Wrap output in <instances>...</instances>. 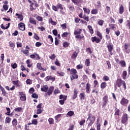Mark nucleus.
<instances>
[{"label": "nucleus", "instance_id": "obj_1", "mask_svg": "<svg viewBox=\"0 0 130 130\" xmlns=\"http://www.w3.org/2000/svg\"><path fill=\"white\" fill-rule=\"evenodd\" d=\"M52 9L54 12H58V10L60 9V14L63 16L66 15V12H64V10H63V7H62V5L60 3H58L56 6L52 5Z\"/></svg>", "mask_w": 130, "mask_h": 130}, {"label": "nucleus", "instance_id": "obj_2", "mask_svg": "<svg viewBox=\"0 0 130 130\" xmlns=\"http://www.w3.org/2000/svg\"><path fill=\"white\" fill-rule=\"evenodd\" d=\"M77 74H78V71H77V70L74 68L71 69V72L70 73V75H71L70 76L71 81H74V80H78L79 78V75H78Z\"/></svg>", "mask_w": 130, "mask_h": 130}, {"label": "nucleus", "instance_id": "obj_3", "mask_svg": "<svg viewBox=\"0 0 130 130\" xmlns=\"http://www.w3.org/2000/svg\"><path fill=\"white\" fill-rule=\"evenodd\" d=\"M95 116L92 115L91 113H89L88 115V117L87 119V121H88V120L89 121L88 123L87 127H90V126H92L94 122H95Z\"/></svg>", "mask_w": 130, "mask_h": 130}, {"label": "nucleus", "instance_id": "obj_4", "mask_svg": "<svg viewBox=\"0 0 130 130\" xmlns=\"http://www.w3.org/2000/svg\"><path fill=\"white\" fill-rule=\"evenodd\" d=\"M127 121H128V115L127 113L123 114L121 119V123L124 124V123H126Z\"/></svg>", "mask_w": 130, "mask_h": 130}, {"label": "nucleus", "instance_id": "obj_5", "mask_svg": "<svg viewBox=\"0 0 130 130\" xmlns=\"http://www.w3.org/2000/svg\"><path fill=\"white\" fill-rule=\"evenodd\" d=\"M12 124L13 126H14L15 127L16 129H18V128H21V124H18V121L16 118H14L13 119V120L12 121Z\"/></svg>", "mask_w": 130, "mask_h": 130}, {"label": "nucleus", "instance_id": "obj_6", "mask_svg": "<svg viewBox=\"0 0 130 130\" xmlns=\"http://www.w3.org/2000/svg\"><path fill=\"white\" fill-rule=\"evenodd\" d=\"M107 103H108V95H105L103 97L102 108H104L107 105Z\"/></svg>", "mask_w": 130, "mask_h": 130}, {"label": "nucleus", "instance_id": "obj_7", "mask_svg": "<svg viewBox=\"0 0 130 130\" xmlns=\"http://www.w3.org/2000/svg\"><path fill=\"white\" fill-rule=\"evenodd\" d=\"M42 103L39 104L37 106V114H41L43 112V109H42Z\"/></svg>", "mask_w": 130, "mask_h": 130}, {"label": "nucleus", "instance_id": "obj_8", "mask_svg": "<svg viewBox=\"0 0 130 130\" xmlns=\"http://www.w3.org/2000/svg\"><path fill=\"white\" fill-rule=\"evenodd\" d=\"M128 102H129L128 100L125 99V98L124 97H123L121 99L120 103L121 105H122V106H127V105L128 104Z\"/></svg>", "mask_w": 130, "mask_h": 130}, {"label": "nucleus", "instance_id": "obj_9", "mask_svg": "<svg viewBox=\"0 0 130 130\" xmlns=\"http://www.w3.org/2000/svg\"><path fill=\"white\" fill-rule=\"evenodd\" d=\"M45 81H46V82H48V81H52V82H54V81H55V77H53L51 75L45 77Z\"/></svg>", "mask_w": 130, "mask_h": 130}, {"label": "nucleus", "instance_id": "obj_10", "mask_svg": "<svg viewBox=\"0 0 130 130\" xmlns=\"http://www.w3.org/2000/svg\"><path fill=\"white\" fill-rule=\"evenodd\" d=\"M79 49H78L77 51H74L71 56L72 59H74V60H76V58L78 57V54H79Z\"/></svg>", "mask_w": 130, "mask_h": 130}, {"label": "nucleus", "instance_id": "obj_11", "mask_svg": "<svg viewBox=\"0 0 130 130\" xmlns=\"http://www.w3.org/2000/svg\"><path fill=\"white\" fill-rule=\"evenodd\" d=\"M54 90V87L53 86H51L49 88L48 87V91H47L46 95L50 96L53 93V90Z\"/></svg>", "mask_w": 130, "mask_h": 130}, {"label": "nucleus", "instance_id": "obj_12", "mask_svg": "<svg viewBox=\"0 0 130 130\" xmlns=\"http://www.w3.org/2000/svg\"><path fill=\"white\" fill-rule=\"evenodd\" d=\"M85 89H86V92L88 94L90 93V90H91V84H90L89 82H87L86 83V86H85Z\"/></svg>", "mask_w": 130, "mask_h": 130}, {"label": "nucleus", "instance_id": "obj_13", "mask_svg": "<svg viewBox=\"0 0 130 130\" xmlns=\"http://www.w3.org/2000/svg\"><path fill=\"white\" fill-rule=\"evenodd\" d=\"M91 41L92 42H95V43H100L101 42V40L98 38L97 37H91Z\"/></svg>", "mask_w": 130, "mask_h": 130}, {"label": "nucleus", "instance_id": "obj_14", "mask_svg": "<svg viewBox=\"0 0 130 130\" xmlns=\"http://www.w3.org/2000/svg\"><path fill=\"white\" fill-rule=\"evenodd\" d=\"M19 29H20L21 31H25V23L20 22L18 24Z\"/></svg>", "mask_w": 130, "mask_h": 130}, {"label": "nucleus", "instance_id": "obj_15", "mask_svg": "<svg viewBox=\"0 0 130 130\" xmlns=\"http://www.w3.org/2000/svg\"><path fill=\"white\" fill-rule=\"evenodd\" d=\"M75 38L77 39V40H79V41H81L82 40H85V37L83 35H78L75 36Z\"/></svg>", "mask_w": 130, "mask_h": 130}, {"label": "nucleus", "instance_id": "obj_16", "mask_svg": "<svg viewBox=\"0 0 130 130\" xmlns=\"http://www.w3.org/2000/svg\"><path fill=\"white\" fill-rule=\"evenodd\" d=\"M123 82V80H121V79H117L116 84L118 88H120V87H121V84H122Z\"/></svg>", "mask_w": 130, "mask_h": 130}, {"label": "nucleus", "instance_id": "obj_17", "mask_svg": "<svg viewBox=\"0 0 130 130\" xmlns=\"http://www.w3.org/2000/svg\"><path fill=\"white\" fill-rule=\"evenodd\" d=\"M124 12V7H123V5H121L120 6V7L119 8V14H120V15H122Z\"/></svg>", "mask_w": 130, "mask_h": 130}, {"label": "nucleus", "instance_id": "obj_18", "mask_svg": "<svg viewBox=\"0 0 130 130\" xmlns=\"http://www.w3.org/2000/svg\"><path fill=\"white\" fill-rule=\"evenodd\" d=\"M37 68H38V70H40V71H43V72L46 71L47 70L46 68H42V66H41V63H38L37 64Z\"/></svg>", "mask_w": 130, "mask_h": 130}, {"label": "nucleus", "instance_id": "obj_19", "mask_svg": "<svg viewBox=\"0 0 130 130\" xmlns=\"http://www.w3.org/2000/svg\"><path fill=\"white\" fill-rule=\"evenodd\" d=\"M0 89L2 92V94L3 95V96H7V95H8V93H7V91H6V89H5V88L2 86V85L1 84H0Z\"/></svg>", "mask_w": 130, "mask_h": 130}, {"label": "nucleus", "instance_id": "obj_20", "mask_svg": "<svg viewBox=\"0 0 130 130\" xmlns=\"http://www.w3.org/2000/svg\"><path fill=\"white\" fill-rule=\"evenodd\" d=\"M19 95H21L20 100H21V101H25L26 95L24 94V93L23 92H19Z\"/></svg>", "mask_w": 130, "mask_h": 130}, {"label": "nucleus", "instance_id": "obj_21", "mask_svg": "<svg viewBox=\"0 0 130 130\" xmlns=\"http://www.w3.org/2000/svg\"><path fill=\"white\" fill-rule=\"evenodd\" d=\"M29 21V23H30V24H32V25H37V22H36L35 19H34V18L30 17Z\"/></svg>", "mask_w": 130, "mask_h": 130}, {"label": "nucleus", "instance_id": "obj_22", "mask_svg": "<svg viewBox=\"0 0 130 130\" xmlns=\"http://www.w3.org/2000/svg\"><path fill=\"white\" fill-rule=\"evenodd\" d=\"M42 92H47L48 91V86L47 85H44L41 88Z\"/></svg>", "mask_w": 130, "mask_h": 130}, {"label": "nucleus", "instance_id": "obj_23", "mask_svg": "<svg viewBox=\"0 0 130 130\" xmlns=\"http://www.w3.org/2000/svg\"><path fill=\"white\" fill-rule=\"evenodd\" d=\"M78 89H77V88H74V95H73V99H76V98H77V97H78Z\"/></svg>", "mask_w": 130, "mask_h": 130}, {"label": "nucleus", "instance_id": "obj_24", "mask_svg": "<svg viewBox=\"0 0 130 130\" xmlns=\"http://www.w3.org/2000/svg\"><path fill=\"white\" fill-rule=\"evenodd\" d=\"M72 2L76 6H78L80 4H82V0H71Z\"/></svg>", "mask_w": 130, "mask_h": 130}, {"label": "nucleus", "instance_id": "obj_25", "mask_svg": "<svg viewBox=\"0 0 130 130\" xmlns=\"http://www.w3.org/2000/svg\"><path fill=\"white\" fill-rule=\"evenodd\" d=\"M81 33H82V29L79 28V29H77V30H75L74 34V35H76L77 36V35H81Z\"/></svg>", "mask_w": 130, "mask_h": 130}, {"label": "nucleus", "instance_id": "obj_26", "mask_svg": "<svg viewBox=\"0 0 130 130\" xmlns=\"http://www.w3.org/2000/svg\"><path fill=\"white\" fill-rule=\"evenodd\" d=\"M9 46L11 47V49H15V47H16V45H15V42L10 41L9 42Z\"/></svg>", "mask_w": 130, "mask_h": 130}, {"label": "nucleus", "instance_id": "obj_27", "mask_svg": "<svg viewBox=\"0 0 130 130\" xmlns=\"http://www.w3.org/2000/svg\"><path fill=\"white\" fill-rule=\"evenodd\" d=\"M108 51H112L113 50V46L111 44V43H109V44L107 46Z\"/></svg>", "mask_w": 130, "mask_h": 130}, {"label": "nucleus", "instance_id": "obj_28", "mask_svg": "<svg viewBox=\"0 0 130 130\" xmlns=\"http://www.w3.org/2000/svg\"><path fill=\"white\" fill-rule=\"evenodd\" d=\"M114 111V115H120V114H121V113L120 112V110L117 109V108H116L115 109Z\"/></svg>", "mask_w": 130, "mask_h": 130}, {"label": "nucleus", "instance_id": "obj_29", "mask_svg": "<svg viewBox=\"0 0 130 130\" xmlns=\"http://www.w3.org/2000/svg\"><path fill=\"white\" fill-rule=\"evenodd\" d=\"M15 16L17 17V19H19V21L21 22L23 21V14H20L18 13H16Z\"/></svg>", "mask_w": 130, "mask_h": 130}, {"label": "nucleus", "instance_id": "obj_30", "mask_svg": "<svg viewBox=\"0 0 130 130\" xmlns=\"http://www.w3.org/2000/svg\"><path fill=\"white\" fill-rule=\"evenodd\" d=\"M107 87V83L104 81L101 84V89H105Z\"/></svg>", "mask_w": 130, "mask_h": 130}, {"label": "nucleus", "instance_id": "obj_31", "mask_svg": "<svg viewBox=\"0 0 130 130\" xmlns=\"http://www.w3.org/2000/svg\"><path fill=\"white\" fill-rule=\"evenodd\" d=\"M87 28L89 29V33L90 34H94V29H93V27L91 25H88Z\"/></svg>", "mask_w": 130, "mask_h": 130}, {"label": "nucleus", "instance_id": "obj_32", "mask_svg": "<svg viewBox=\"0 0 130 130\" xmlns=\"http://www.w3.org/2000/svg\"><path fill=\"white\" fill-rule=\"evenodd\" d=\"M12 83L14 85H15L16 86V87L17 88H18L19 87H21V85H20V84H19V80L13 81H12Z\"/></svg>", "mask_w": 130, "mask_h": 130}, {"label": "nucleus", "instance_id": "obj_33", "mask_svg": "<svg viewBox=\"0 0 130 130\" xmlns=\"http://www.w3.org/2000/svg\"><path fill=\"white\" fill-rule=\"evenodd\" d=\"M83 10L84 12V14H87V15H90V9L89 8H86L84 7Z\"/></svg>", "mask_w": 130, "mask_h": 130}, {"label": "nucleus", "instance_id": "obj_34", "mask_svg": "<svg viewBox=\"0 0 130 130\" xmlns=\"http://www.w3.org/2000/svg\"><path fill=\"white\" fill-rule=\"evenodd\" d=\"M98 14V10L97 9H93L91 11V15H97Z\"/></svg>", "mask_w": 130, "mask_h": 130}, {"label": "nucleus", "instance_id": "obj_35", "mask_svg": "<svg viewBox=\"0 0 130 130\" xmlns=\"http://www.w3.org/2000/svg\"><path fill=\"white\" fill-rule=\"evenodd\" d=\"M23 108L22 107H18L14 109V111L15 112H22Z\"/></svg>", "mask_w": 130, "mask_h": 130}, {"label": "nucleus", "instance_id": "obj_36", "mask_svg": "<svg viewBox=\"0 0 130 130\" xmlns=\"http://www.w3.org/2000/svg\"><path fill=\"white\" fill-rule=\"evenodd\" d=\"M96 36H98V37H99V39H101V40H102V34L99 31V30H98L96 31Z\"/></svg>", "mask_w": 130, "mask_h": 130}, {"label": "nucleus", "instance_id": "obj_37", "mask_svg": "<svg viewBox=\"0 0 130 130\" xmlns=\"http://www.w3.org/2000/svg\"><path fill=\"white\" fill-rule=\"evenodd\" d=\"M79 98L81 100H85V92L81 93L79 94Z\"/></svg>", "mask_w": 130, "mask_h": 130}, {"label": "nucleus", "instance_id": "obj_38", "mask_svg": "<svg viewBox=\"0 0 130 130\" xmlns=\"http://www.w3.org/2000/svg\"><path fill=\"white\" fill-rule=\"evenodd\" d=\"M49 22L51 24V25H53V26H55V25L57 24L56 22L53 21L52 18H49Z\"/></svg>", "mask_w": 130, "mask_h": 130}, {"label": "nucleus", "instance_id": "obj_39", "mask_svg": "<svg viewBox=\"0 0 130 130\" xmlns=\"http://www.w3.org/2000/svg\"><path fill=\"white\" fill-rule=\"evenodd\" d=\"M120 63L122 67V68H125L126 67V63H125V61L124 60H121L120 61Z\"/></svg>", "mask_w": 130, "mask_h": 130}, {"label": "nucleus", "instance_id": "obj_40", "mask_svg": "<svg viewBox=\"0 0 130 130\" xmlns=\"http://www.w3.org/2000/svg\"><path fill=\"white\" fill-rule=\"evenodd\" d=\"M85 64L86 67H90V59H85Z\"/></svg>", "mask_w": 130, "mask_h": 130}, {"label": "nucleus", "instance_id": "obj_41", "mask_svg": "<svg viewBox=\"0 0 130 130\" xmlns=\"http://www.w3.org/2000/svg\"><path fill=\"white\" fill-rule=\"evenodd\" d=\"M84 21H86V22H89L90 21V19H89V16H87V15L84 14L83 15V18H82Z\"/></svg>", "mask_w": 130, "mask_h": 130}, {"label": "nucleus", "instance_id": "obj_42", "mask_svg": "<svg viewBox=\"0 0 130 130\" xmlns=\"http://www.w3.org/2000/svg\"><path fill=\"white\" fill-rule=\"evenodd\" d=\"M109 26L110 27L111 30H115V29H116V26L114 24H109Z\"/></svg>", "mask_w": 130, "mask_h": 130}, {"label": "nucleus", "instance_id": "obj_43", "mask_svg": "<svg viewBox=\"0 0 130 130\" xmlns=\"http://www.w3.org/2000/svg\"><path fill=\"white\" fill-rule=\"evenodd\" d=\"M127 75V72L126 71L123 72L122 74V78L123 80H125L126 79V76Z\"/></svg>", "mask_w": 130, "mask_h": 130}, {"label": "nucleus", "instance_id": "obj_44", "mask_svg": "<svg viewBox=\"0 0 130 130\" xmlns=\"http://www.w3.org/2000/svg\"><path fill=\"white\" fill-rule=\"evenodd\" d=\"M69 46H70V43L68 42H64L63 43V47L64 48H67V47H69Z\"/></svg>", "mask_w": 130, "mask_h": 130}, {"label": "nucleus", "instance_id": "obj_45", "mask_svg": "<svg viewBox=\"0 0 130 130\" xmlns=\"http://www.w3.org/2000/svg\"><path fill=\"white\" fill-rule=\"evenodd\" d=\"M48 121L49 124H53V123L54 122V120L52 118H49L48 119Z\"/></svg>", "mask_w": 130, "mask_h": 130}, {"label": "nucleus", "instance_id": "obj_46", "mask_svg": "<svg viewBox=\"0 0 130 130\" xmlns=\"http://www.w3.org/2000/svg\"><path fill=\"white\" fill-rule=\"evenodd\" d=\"M54 63L57 67H60V66H61V64L59 62V61L58 60V59H56V60L55 61Z\"/></svg>", "mask_w": 130, "mask_h": 130}, {"label": "nucleus", "instance_id": "obj_47", "mask_svg": "<svg viewBox=\"0 0 130 130\" xmlns=\"http://www.w3.org/2000/svg\"><path fill=\"white\" fill-rule=\"evenodd\" d=\"M48 39L50 40L51 44H52V43H53V38H52V36L51 35H49L48 36Z\"/></svg>", "mask_w": 130, "mask_h": 130}, {"label": "nucleus", "instance_id": "obj_48", "mask_svg": "<svg viewBox=\"0 0 130 130\" xmlns=\"http://www.w3.org/2000/svg\"><path fill=\"white\" fill-rule=\"evenodd\" d=\"M103 81L104 82H107V81H109V77L108 76H105L103 77Z\"/></svg>", "mask_w": 130, "mask_h": 130}, {"label": "nucleus", "instance_id": "obj_49", "mask_svg": "<svg viewBox=\"0 0 130 130\" xmlns=\"http://www.w3.org/2000/svg\"><path fill=\"white\" fill-rule=\"evenodd\" d=\"M98 24H99L100 26H103V24H104V20L100 19L98 21Z\"/></svg>", "mask_w": 130, "mask_h": 130}, {"label": "nucleus", "instance_id": "obj_50", "mask_svg": "<svg viewBox=\"0 0 130 130\" xmlns=\"http://www.w3.org/2000/svg\"><path fill=\"white\" fill-rule=\"evenodd\" d=\"M74 114H75V113L73 111H70L68 112L67 113V115L70 117L73 116V115H74Z\"/></svg>", "mask_w": 130, "mask_h": 130}, {"label": "nucleus", "instance_id": "obj_51", "mask_svg": "<svg viewBox=\"0 0 130 130\" xmlns=\"http://www.w3.org/2000/svg\"><path fill=\"white\" fill-rule=\"evenodd\" d=\"M11 118L9 117H6L5 119V122H7V123H10L11 122Z\"/></svg>", "mask_w": 130, "mask_h": 130}, {"label": "nucleus", "instance_id": "obj_52", "mask_svg": "<svg viewBox=\"0 0 130 130\" xmlns=\"http://www.w3.org/2000/svg\"><path fill=\"white\" fill-rule=\"evenodd\" d=\"M21 52H23L24 54H26V55H28L29 54V50H21Z\"/></svg>", "mask_w": 130, "mask_h": 130}, {"label": "nucleus", "instance_id": "obj_53", "mask_svg": "<svg viewBox=\"0 0 130 130\" xmlns=\"http://www.w3.org/2000/svg\"><path fill=\"white\" fill-rule=\"evenodd\" d=\"M56 74H57V75H59L60 77H63L64 76V73L62 72H59V71H57Z\"/></svg>", "mask_w": 130, "mask_h": 130}, {"label": "nucleus", "instance_id": "obj_54", "mask_svg": "<svg viewBox=\"0 0 130 130\" xmlns=\"http://www.w3.org/2000/svg\"><path fill=\"white\" fill-rule=\"evenodd\" d=\"M31 124H35V125H37V124H38V121H37V119H33L31 121Z\"/></svg>", "mask_w": 130, "mask_h": 130}, {"label": "nucleus", "instance_id": "obj_55", "mask_svg": "<svg viewBox=\"0 0 130 130\" xmlns=\"http://www.w3.org/2000/svg\"><path fill=\"white\" fill-rule=\"evenodd\" d=\"M11 67L13 69H17V68L18 67V64L16 63H11Z\"/></svg>", "mask_w": 130, "mask_h": 130}, {"label": "nucleus", "instance_id": "obj_56", "mask_svg": "<svg viewBox=\"0 0 130 130\" xmlns=\"http://www.w3.org/2000/svg\"><path fill=\"white\" fill-rule=\"evenodd\" d=\"M32 98H34L35 99H38V94L36 93H34L31 95Z\"/></svg>", "mask_w": 130, "mask_h": 130}, {"label": "nucleus", "instance_id": "obj_57", "mask_svg": "<svg viewBox=\"0 0 130 130\" xmlns=\"http://www.w3.org/2000/svg\"><path fill=\"white\" fill-rule=\"evenodd\" d=\"M36 19L39 21H43V18L41 16H39L38 15L36 17Z\"/></svg>", "mask_w": 130, "mask_h": 130}, {"label": "nucleus", "instance_id": "obj_58", "mask_svg": "<svg viewBox=\"0 0 130 130\" xmlns=\"http://www.w3.org/2000/svg\"><path fill=\"white\" fill-rule=\"evenodd\" d=\"M59 93H60V90H59L58 88L55 89L54 91V94H55V95H56V94H59Z\"/></svg>", "mask_w": 130, "mask_h": 130}, {"label": "nucleus", "instance_id": "obj_59", "mask_svg": "<svg viewBox=\"0 0 130 130\" xmlns=\"http://www.w3.org/2000/svg\"><path fill=\"white\" fill-rule=\"evenodd\" d=\"M34 92H35V89H34V88L31 87V88L29 89V93L30 94H33V93H34Z\"/></svg>", "mask_w": 130, "mask_h": 130}, {"label": "nucleus", "instance_id": "obj_60", "mask_svg": "<svg viewBox=\"0 0 130 130\" xmlns=\"http://www.w3.org/2000/svg\"><path fill=\"white\" fill-rule=\"evenodd\" d=\"M76 69L77 70H81L83 69V64H78L76 66Z\"/></svg>", "mask_w": 130, "mask_h": 130}, {"label": "nucleus", "instance_id": "obj_61", "mask_svg": "<svg viewBox=\"0 0 130 130\" xmlns=\"http://www.w3.org/2000/svg\"><path fill=\"white\" fill-rule=\"evenodd\" d=\"M106 62L108 66V69L110 70V69H111V64L110 63V61H107Z\"/></svg>", "mask_w": 130, "mask_h": 130}, {"label": "nucleus", "instance_id": "obj_62", "mask_svg": "<svg viewBox=\"0 0 130 130\" xmlns=\"http://www.w3.org/2000/svg\"><path fill=\"white\" fill-rule=\"evenodd\" d=\"M86 52H88V53H89V54H92V50L91 49V48L89 47L86 49Z\"/></svg>", "mask_w": 130, "mask_h": 130}, {"label": "nucleus", "instance_id": "obj_63", "mask_svg": "<svg viewBox=\"0 0 130 130\" xmlns=\"http://www.w3.org/2000/svg\"><path fill=\"white\" fill-rule=\"evenodd\" d=\"M74 127L75 125L74 124H70L67 130H74Z\"/></svg>", "mask_w": 130, "mask_h": 130}, {"label": "nucleus", "instance_id": "obj_64", "mask_svg": "<svg viewBox=\"0 0 130 130\" xmlns=\"http://www.w3.org/2000/svg\"><path fill=\"white\" fill-rule=\"evenodd\" d=\"M126 27H128L130 30V20H127V23L125 25Z\"/></svg>", "mask_w": 130, "mask_h": 130}]
</instances>
